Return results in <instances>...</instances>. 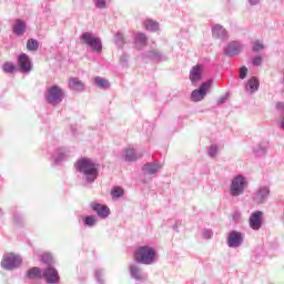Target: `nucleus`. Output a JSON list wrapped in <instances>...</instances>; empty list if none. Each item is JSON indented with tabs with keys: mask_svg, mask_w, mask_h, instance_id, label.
I'll return each mask as SVG.
<instances>
[{
	"mask_svg": "<svg viewBox=\"0 0 284 284\" xmlns=\"http://www.w3.org/2000/svg\"><path fill=\"white\" fill-rule=\"evenodd\" d=\"M75 169L78 172L84 174L89 183H93V181H97V176H99L98 165L91 159L83 158L78 160Z\"/></svg>",
	"mask_w": 284,
	"mask_h": 284,
	"instance_id": "obj_1",
	"label": "nucleus"
},
{
	"mask_svg": "<svg viewBox=\"0 0 284 284\" xmlns=\"http://www.w3.org/2000/svg\"><path fill=\"white\" fill-rule=\"evenodd\" d=\"M134 261L142 265H152L156 258V251L152 246H140L134 251Z\"/></svg>",
	"mask_w": 284,
	"mask_h": 284,
	"instance_id": "obj_2",
	"label": "nucleus"
},
{
	"mask_svg": "<svg viewBox=\"0 0 284 284\" xmlns=\"http://www.w3.org/2000/svg\"><path fill=\"white\" fill-rule=\"evenodd\" d=\"M45 99L51 105H59L63 101V89L59 85H53L47 89Z\"/></svg>",
	"mask_w": 284,
	"mask_h": 284,
	"instance_id": "obj_3",
	"label": "nucleus"
},
{
	"mask_svg": "<svg viewBox=\"0 0 284 284\" xmlns=\"http://www.w3.org/2000/svg\"><path fill=\"white\" fill-rule=\"evenodd\" d=\"M83 43L89 45L90 49L93 50V52H101L103 50V44H101V39L97 38L94 33L92 32H85L81 37Z\"/></svg>",
	"mask_w": 284,
	"mask_h": 284,
	"instance_id": "obj_4",
	"label": "nucleus"
},
{
	"mask_svg": "<svg viewBox=\"0 0 284 284\" xmlns=\"http://www.w3.org/2000/svg\"><path fill=\"white\" fill-rule=\"evenodd\" d=\"M212 88V80H207L206 82L202 83L199 89L192 91L191 93V101L194 103H199V101H203L205 97H207V92Z\"/></svg>",
	"mask_w": 284,
	"mask_h": 284,
	"instance_id": "obj_5",
	"label": "nucleus"
},
{
	"mask_svg": "<svg viewBox=\"0 0 284 284\" xmlns=\"http://www.w3.org/2000/svg\"><path fill=\"white\" fill-rule=\"evenodd\" d=\"M21 263H23L21 256L14 253H7L2 258L1 265L3 270H14L16 267H19Z\"/></svg>",
	"mask_w": 284,
	"mask_h": 284,
	"instance_id": "obj_6",
	"label": "nucleus"
},
{
	"mask_svg": "<svg viewBox=\"0 0 284 284\" xmlns=\"http://www.w3.org/2000/svg\"><path fill=\"white\" fill-rule=\"evenodd\" d=\"M245 178L243 175H237L233 179L231 183V194L232 196H241L243 190H245Z\"/></svg>",
	"mask_w": 284,
	"mask_h": 284,
	"instance_id": "obj_7",
	"label": "nucleus"
},
{
	"mask_svg": "<svg viewBox=\"0 0 284 284\" xmlns=\"http://www.w3.org/2000/svg\"><path fill=\"white\" fill-rule=\"evenodd\" d=\"M18 65L20 68V72H23L24 74L32 72V61L26 53H22L18 57Z\"/></svg>",
	"mask_w": 284,
	"mask_h": 284,
	"instance_id": "obj_8",
	"label": "nucleus"
},
{
	"mask_svg": "<svg viewBox=\"0 0 284 284\" xmlns=\"http://www.w3.org/2000/svg\"><path fill=\"white\" fill-rule=\"evenodd\" d=\"M42 278H45L47 283L49 284H57L59 281H61V277H59V272H57V268L54 267H48L42 273Z\"/></svg>",
	"mask_w": 284,
	"mask_h": 284,
	"instance_id": "obj_9",
	"label": "nucleus"
},
{
	"mask_svg": "<svg viewBox=\"0 0 284 284\" xmlns=\"http://www.w3.org/2000/svg\"><path fill=\"white\" fill-rule=\"evenodd\" d=\"M248 225L252 230H261L263 225V212L256 211L251 214Z\"/></svg>",
	"mask_w": 284,
	"mask_h": 284,
	"instance_id": "obj_10",
	"label": "nucleus"
},
{
	"mask_svg": "<svg viewBox=\"0 0 284 284\" xmlns=\"http://www.w3.org/2000/svg\"><path fill=\"white\" fill-rule=\"evenodd\" d=\"M201 79H203V67L201 64H196L190 71V81L199 83Z\"/></svg>",
	"mask_w": 284,
	"mask_h": 284,
	"instance_id": "obj_11",
	"label": "nucleus"
},
{
	"mask_svg": "<svg viewBox=\"0 0 284 284\" xmlns=\"http://www.w3.org/2000/svg\"><path fill=\"white\" fill-rule=\"evenodd\" d=\"M229 247H239V245H241V243H243V234L233 231L230 233L229 235Z\"/></svg>",
	"mask_w": 284,
	"mask_h": 284,
	"instance_id": "obj_12",
	"label": "nucleus"
},
{
	"mask_svg": "<svg viewBox=\"0 0 284 284\" xmlns=\"http://www.w3.org/2000/svg\"><path fill=\"white\" fill-rule=\"evenodd\" d=\"M92 210H94L98 216H101L102 219H108V216H110V207L106 205L92 203Z\"/></svg>",
	"mask_w": 284,
	"mask_h": 284,
	"instance_id": "obj_13",
	"label": "nucleus"
},
{
	"mask_svg": "<svg viewBox=\"0 0 284 284\" xmlns=\"http://www.w3.org/2000/svg\"><path fill=\"white\" fill-rule=\"evenodd\" d=\"M212 33L213 37H216L217 39H225V37H227V30L221 24L213 26Z\"/></svg>",
	"mask_w": 284,
	"mask_h": 284,
	"instance_id": "obj_14",
	"label": "nucleus"
},
{
	"mask_svg": "<svg viewBox=\"0 0 284 284\" xmlns=\"http://www.w3.org/2000/svg\"><path fill=\"white\" fill-rule=\"evenodd\" d=\"M69 88L74 90L75 92H82L83 90V82L77 78H71L69 80Z\"/></svg>",
	"mask_w": 284,
	"mask_h": 284,
	"instance_id": "obj_15",
	"label": "nucleus"
},
{
	"mask_svg": "<svg viewBox=\"0 0 284 284\" xmlns=\"http://www.w3.org/2000/svg\"><path fill=\"white\" fill-rule=\"evenodd\" d=\"M23 32H26V22H23V20H16L14 24H13V33L21 36L23 34Z\"/></svg>",
	"mask_w": 284,
	"mask_h": 284,
	"instance_id": "obj_16",
	"label": "nucleus"
},
{
	"mask_svg": "<svg viewBox=\"0 0 284 284\" xmlns=\"http://www.w3.org/2000/svg\"><path fill=\"white\" fill-rule=\"evenodd\" d=\"M241 52V47L239 44H230L225 50L227 57H236Z\"/></svg>",
	"mask_w": 284,
	"mask_h": 284,
	"instance_id": "obj_17",
	"label": "nucleus"
},
{
	"mask_svg": "<svg viewBox=\"0 0 284 284\" xmlns=\"http://www.w3.org/2000/svg\"><path fill=\"white\" fill-rule=\"evenodd\" d=\"M268 195L270 190L267 187L261 189L255 196L256 203H263L264 199L267 197Z\"/></svg>",
	"mask_w": 284,
	"mask_h": 284,
	"instance_id": "obj_18",
	"label": "nucleus"
},
{
	"mask_svg": "<svg viewBox=\"0 0 284 284\" xmlns=\"http://www.w3.org/2000/svg\"><path fill=\"white\" fill-rule=\"evenodd\" d=\"M28 278H43V274L41 273V268L32 267L27 273Z\"/></svg>",
	"mask_w": 284,
	"mask_h": 284,
	"instance_id": "obj_19",
	"label": "nucleus"
},
{
	"mask_svg": "<svg viewBox=\"0 0 284 284\" xmlns=\"http://www.w3.org/2000/svg\"><path fill=\"white\" fill-rule=\"evenodd\" d=\"M247 92H256L258 90V79L251 78L246 85Z\"/></svg>",
	"mask_w": 284,
	"mask_h": 284,
	"instance_id": "obj_20",
	"label": "nucleus"
},
{
	"mask_svg": "<svg viewBox=\"0 0 284 284\" xmlns=\"http://www.w3.org/2000/svg\"><path fill=\"white\" fill-rule=\"evenodd\" d=\"M143 154L141 153H134V149H128L125 154V161H136L138 159H141Z\"/></svg>",
	"mask_w": 284,
	"mask_h": 284,
	"instance_id": "obj_21",
	"label": "nucleus"
},
{
	"mask_svg": "<svg viewBox=\"0 0 284 284\" xmlns=\"http://www.w3.org/2000/svg\"><path fill=\"white\" fill-rule=\"evenodd\" d=\"M144 172H148V174H156L159 170H161V166L158 164H146L143 168Z\"/></svg>",
	"mask_w": 284,
	"mask_h": 284,
	"instance_id": "obj_22",
	"label": "nucleus"
},
{
	"mask_svg": "<svg viewBox=\"0 0 284 284\" xmlns=\"http://www.w3.org/2000/svg\"><path fill=\"white\" fill-rule=\"evenodd\" d=\"M144 28L151 32H156V30H159V23L154 22L153 20H146L144 22Z\"/></svg>",
	"mask_w": 284,
	"mask_h": 284,
	"instance_id": "obj_23",
	"label": "nucleus"
},
{
	"mask_svg": "<svg viewBox=\"0 0 284 284\" xmlns=\"http://www.w3.org/2000/svg\"><path fill=\"white\" fill-rule=\"evenodd\" d=\"M2 70H3V72H7L8 74H14V72L17 71V67L12 62H6L2 65Z\"/></svg>",
	"mask_w": 284,
	"mask_h": 284,
	"instance_id": "obj_24",
	"label": "nucleus"
},
{
	"mask_svg": "<svg viewBox=\"0 0 284 284\" xmlns=\"http://www.w3.org/2000/svg\"><path fill=\"white\" fill-rule=\"evenodd\" d=\"M27 49L30 51L39 50V41L34 39H29L27 42Z\"/></svg>",
	"mask_w": 284,
	"mask_h": 284,
	"instance_id": "obj_25",
	"label": "nucleus"
},
{
	"mask_svg": "<svg viewBox=\"0 0 284 284\" xmlns=\"http://www.w3.org/2000/svg\"><path fill=\"white\" fill-rule=\"evenodd\" d=\"M130 272H131V276H133V278H136V281H141V271L139 270V266L132 265L130 267Z\"/></svg>",
	"mask_w": 284,
	"mask_h": 284,
	"instance_id": "obj_26",
	"label": "nucleus"
},
{
	"mask_svg": "<svg viewBox=\"0 0 284 284\" xmlns=\"http://www.w3.org/2000/svg\"><path fill=\"white\" fill-rule=\"evenodd\" d=\"M135 42L140 43V45H148V37L143 33H138L135 37Z\"/></svg>",
	"mask_w": 284,
	"mask_h": 284,
	"instance_id": "obj_27",
	"label": "nucleus"
},
{
	"mask_svg": "<svg viewBox=\"0 0 284 284\" xmlns=\"http://www.w3.org/2000/svg\"><path fill=\"white\" fill-rule=\"evenodd\" d=\"M94 82L98 85V88H109V85H110L108 83V80H105L103 78H95Z\"/></svg>",
	"mask_w": 284,
	"mask_h": 284,
	"instance_id": "obj_28",
	"label": "nucleus"
},
{
	"mask_svg": "<svg viewBox=\"0 0 284 284\" xmlns=\"http://www.w3.org/2000/svg\"><path fill=\"white\" fill-rule=\"evenodd\" d=\"M111 196H113V199H120V196H123V189L121 187L112 189Z\"/></svg>",
	"mask_w": 284,
	"mask_h": 284,
	"instance_id": "obj_29",
	"label": "nucleus"
},
{
	"mask_svg": "<svg viewBox=\"0 0 284 284\" xmlns=\"http://www.w3.org/2000/svg\"><path fill=\"white\" fill-rule=\"evenodd\" d=\"M263 48H265V45H263V42H260V41L253 42V52H258L263 50Z\"/></svg>",
	"mask_w": 284,
	"mask_h": 284,
	"instance_id": "obj_30",
	"label": "nucleus"
},
{
	"mask_svg": "<svg viewBox=\"0 0 284 284\" xmlns=\"http://www.w3.org/2000/svg\"><path fill=\"white\" fill-rule=\"evenodd\" d=\"M84 224L89 225L90 227H92V225L97 224V220L93 216H87L84 219Z\"/></svg>",
	"mask_w": 284,
	"mask_h": 284,
	"instance_id": "obj_31",
	"label": "nucleus"
},
{
	"mask_svg": "<svg viewBox=\"0 0 284 284\" xmlns=\"http://www.w3.org/2000/svg\"><path fill=\"white\" fill-rule=\"evenodd\" d=\"M42 263H52V255L50 253H44L41 255Z\"/></svg>",
	"mask_w": 284,
	"mask_h": 284,
	"instance_id": "obj_32",
	"label": "nucleus"
},
{
	"mask_svg": "<svg viewBox=\"0 0 284 284\" xmlns=\"http://www.w3.org/2000/svg\"><path fill=\"white\" fill-rule=\"evenodd\" d=\"M216 152H219V146L211 145L210 149H209L210 156H216Z\"/></svg>",
	"mask_w": 284,
	"mask_h": 284,
	"instance_id": "obj_33",
	"label": "nucleus"
},
{
	"mask_svg": "<svg viewBox=\"0 0 284 284\" xmlns=\"http://www.w3.org/2000/svg\"><path fill=\"white\" fill-rule=\"evenodd\" d=\"M247 77V68L242 67L240 69V79H245Z\"/></svg>",
	"mask_w": 284,
	"mask_h": 284,
	"instance_id": "obj_34",
	"label": "nucleus"
},
{
	"mask_svg": "<svg viewBox=\"0 0 284 284\" xmlns=\"http://www.w3.org/2000/svg\"><path fill=\"white\" fill-rule=\"evenodd\" d=\"M95 6L100 9L105 8V0H97Z\"/></svg>",
	"mask_w": 284,
	"mask_h": 284,
	"instance_id": "obj_35",
	"label": "nucleus"
},
{
	"mask_svg": "<svg viewBox=\"0 0 284 284\" xmlns=\"http://www.w3.org/2000/svg\"><path fill=\"white\" fill-rule=\"evenodd\" d=\"M263 63V58L256 57L253 59V65H261Z\"/></svg>",
	"mask_w": 284,
	"mask_h": 284,
	"instance_id": "obj_36",
	"label": "nucleus"
},
{
	"mask_svg": "<svg viewBox=\"0 0 284 284\" xmlns=\"http://www.w3.org/2000/svg\"><path fill=\"white\" fill-rule=\"evenodd\" d=\"M115 39H116V42L119 43V41L121 42V43H125V41L123 40V34H121V33H118L116 36H115Z\"/></svg>",
	"mask_w": 284,
	"mask_h": 284,
	"instance_id": "obj_37",
	"label": "nucleus"
},
{
	"mask_svg": "<svg viewBox=\"0 0 284 284\" xmlns=\"http://www.w3.org/2000/svg\"><path fill=\"white\" fill-rule=\"evenodd\" d=\"M204 239H212V231H204Z\"/></svg>",
	"mask_w": 284,
	"mask_h": 284,
	"instance_id": "obj_38",
	"label": "nucleus"
},
{
	"mask_svg": "<svg viewBox=\"0 0 284 284\" xmlns=\"http://www.w3.org/2000/svg\"><path fill=\"white\" fill-rule=\"evenodd\" d=\"M276 108H277V110H284V103L283 102H278L276 104Z\"/></svg>",
	"mask_w": 284,
	"mask_h": 284,
	"instance_id": "obj_39",
	"label": "nucleus"
},
{
	"mask_svg": "<svg viewBox=\"0 0 284 284\" xmlns=\"http://www.w3.org/2000/svg\"><path fill=\"white\" fill-rule=\"evenodd\" d=\"M251 6H256V3H258V0H248Z\"/></svg>",
	"mask_w": 284,
	"mask_h": 284,
	"instance_id": "obj_40",
	"label": "nucleus"
}]
</instances>
